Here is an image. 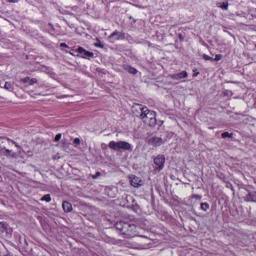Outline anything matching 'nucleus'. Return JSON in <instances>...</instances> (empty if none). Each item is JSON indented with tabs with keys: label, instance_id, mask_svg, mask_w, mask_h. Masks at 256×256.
I'll return each mask as SVG.
<instances>
[{
	"label": "nucleus",
	"instance_id": "nucleus-1",
	"mask_svg": "<svg viewBox=\"0 0 256 256\" xmlns=\"http://www.w3.org/2000/svg\"><path fill=\"white\" fill-rule=\"evenodd\" d=\"M134 109L140 111V119L149 127H155L157 125V114L155 111L149 110L147 107H143L137 104Z\"/></svg>",
	"mask_w": 256,
	"mask_h": 256
},
{
	"label": "nucleus",
	"instance_id": "nucleus-2",
	"mask_svg": "<svg viewBox=\"0 0 256 256\" xmlns=\"http://www.w3.org/2000/svg\"><path fill=\"white\" fill-rule=\"evenodd\" d=\"M108 147L112 151H133V145L127 141H110Z\"/></svg>",
	"mask_w": 256,
	"mask_h": 256
},
{
	"label": "nucleus",
	"instance_id": "nucleus-3",
	"mask_svg": "<svg viewBox=\"0 0 256 256\" xmlns=\"http://www.w3.org/2000/svg\"><path fill=\"white\" fill-rule=\"evenodd\" d=\"M135 233H137V226H135V224L128 223L124 225L122 235H125V237H135Z\"/></svg>",
	"mask_w": 256,
	"mask_h": 256
},
{
	"label": "nucleus",
	"instance_id": "nucleus-4",
	"mask_svg": "<svg viewBox=\"0 0 256 256\" xmlns=\"http://www.w3.org/2000/svg\"><path fill=\"white\" fill-rule=\"evenodd\" d=\"M154 165H156L155 171L159 173V171H163L165 167V156L158 155L154 158Z\"/></svg>",
	"mask_w": 256,
	"mask_h": 256
},
{
	"label": "nucleus",
	"instance_id": "nucleus-5",
	"mask_svg": "<svg viewBox=\"0 0 256 256\" xmlns=\"http://www.w3.org/2000/svg\"><path fill=\"white\" fill-rule=\"evenodd\" d=\"M78 53L83 59H91L94 56L93 52L87 51L83 47L78 48Z\"/></svg>",
	"mask_w": 256,
	"mask_h": 256
},
{
	"label": "nucleus",
	"instance_id": "nucleus-6",
	"mask_svg": "<svg viewBox=\"0 0 256 256\" xmlns=\"http://www.w3.org/2000/svg\"><path fill=\"white\" fill-rule=\"evenodd\" d=\"M187 77H189L187 71L170 75V79H174L175 81H181V79H187Z\"/></svg>",
	"mask_w": 256,
	"mask_h": 256
},
{
	"label": "nucleus",
	"instance_id": "nucleus-7",
	"mask_svg": "<svg viewBox=\"0 0 256 256\" xmlns=\"http://www.w3.org/2000/svg\"><path fill=\"white\" fill-rule=\"evenodd\" d=\"M130 183L132 187H136V188L142 187L143 185V181L139 177L134 175L130 176Z\"/></svg>",
	"mask_w": 256,
	"mask_h": 256
},
{
	"label": "nucleus",
	"instance_id": "nucleus-8",
	"mask_svg": "<svg viewBox=\"0 0 256 256\" xmlns=\"http://www.w3.org/2000/svg\"><path fill=\"white\" fill-rule=\"evenodd\" d=\"M163 143L164 142L161 137H153L149 140V145H153L154 147H161Z\"/></svg>",
	"mask_w": 256,
	"mask_h": 256
},
{
	"label": "nucleus",
	"instance_id": "nucleus-9",
	"mask_svg": "<svg viewBox=\"0 0 256 256\" xmlns=\"http://www.w3.org/2000/svg\"><path fill=\"white\" fill-rule=\"evenodd\" d=\"M110 41H119V39H123V33L119 31H114L110 36H109Z\"/></svg>",
	"mask_w": 256,
	"mask_h": 256
},
{
	"label": "nucleus",
	"instance_id": "nucleus-10",
	"mask_svg": "<svg viewBox=\"0 0 256 256\" xmlns=\"http://www.w3.org/2000/svg\"><path fill=\"white\" fill-rule=\"evenodd\" d=\"M62 207L65 213H71V211H73V205H71V203L68 201H64L62 203Z\"/></svg>",
	"mask_w": 256,
	"mask_h": 256
},
{
	"label": "nucleus",
	"instance_id": "nucleus-11",
	"mask_svg": "<svg viewBox=\"0 0 256 256\" xmlns=\"http://www.w3.org/2000/svg\"><path fill=\"white\" fill-rule=\"evenodd\" d=\"M128 223L125 222H118L116 223L115 227L118 231H121L122 233L125 231V225H127Z\"/></svg>",
	"mask_w": 256,
	"mask_h": 256
},
{
	"label": "nucleus",
	"instance_id": "nucleus-12",
	"mask_svg": "<svg viewBox=\"0 0 256 256\" xmlns=\"http://www.w3.org/2000/svg\"><path fill=\"white\" fill-rule=\"evenodd\" d=\"M246 201H256V192H250L246 196Z\"/></svg>",
	"mask_w": 256,
	"mask_h": 256
},
{
	"label": "nucleus",
	"instance_id": "nucleus-13",
	"mask_svg": "<svg viewBox=\"0 0 256 256\" xmlns=\"http://www.w3.org/2000/svg\"><path fill=\"white\" fill-rule=\"evenodd\" d=\"M217 7H219L220 9H223V11H227V9H229V3L227 2L217 3Z\"/></svg>",
	"mask_w": 256,
	"mask_h": 256
},
{
	"label": "nucleus",
	"instance_id": "nucleus-14",
	"mask_svg": "<svg viewBox=\"0 0 256 256\" xmlns=\"http://www.w3.org/2000/svg\"><path fill=\"white\" fill-rule=\"evenodd\" d=\"M125 71H128V73H131L132 75H137V69H135L131 66H126Z\"/></svg>",
	"mask_w": 256,
	"mask_h": 256
},
{
	"label": "nucleus",
	"instance_id": "nucleus-15",
	"mask_svg": "<svg viewBox=\"0 0 256 256\" xmlns=\"http://www.w3.org/2000/svg\"><path fill=\"white\" fill-rule=\"evenodd\" d=\"M4 89H6L7 91H13V83L5 82Z\"/></svg>",
	"mask_w": 256,
	"mask_h": 256
},
{
	"label": "nucleus",
	"instance_id": "nucleus-16",
	"mask_svg": "<svg viewBox=\"0 0 256 256\" xmlns=\"http://www.w3.org/2000/svg\"><path fill=\"white\" fill-rule=\"evenodd\" d=\"M41 201H46V203H50L51 201V195L46 194L41 198Z\"/></svg>",
	"mask_w": 256,
	"mask_h": 256
},
{
	"label": "nucleus",
	"instance_id": "nucleus-17",
	"mask_svg": "<svg viewBox=\"0 0 256 256\" xmlns=\"http://www.w3.org/2000/svg\"><path fill=\"white\" fill-rule=\"evenodd\" d=\"M231 137H233V134L229 133V132H224L222 133V138L223 139H231Z\"/></svg>",
	"mask_w": 256,
	"mask_h": 256
},
{
	"label": "nucleus",
	"instance_id": "nucleus-18",
	"mask_svg": "<svg viewBox=\"0 0 256 256\" xmlns=\"http://www.w3.org/2000/svg\"><path fill=\"white\" fill-rule=\"evenodd\" d=\"M202 211H208L209 210V203L204 202L201 204Z\"/></svg>",
	"mask_w": 256,
	"mask_h": 256
},
{
	"label": "nucleus",
	"instance_id": "nucleus-19",
	"mask_svg": "<svg viewBox=\"0 0 256 256\" xmlns=\"http://www.w3.org/2000/svg\"><path fill=\"white\" fill-rule=\"evenodd\" d=\"M4 231H7V225H5L3 222H0V233H4Z\"/></svg>",
	"mask_w": 256,
	"mask_h": 256
},
{
	"label": "nucleus",
	"instance_id": "nucleus-20",
	"mask_svg": "<svg viewBox=\"0 0 256 256\" xmlns=\"http://www.w3.org/2000/svg\"><path fill=\"white\" fill-rule=\"evenodd\" d=\"M221 59H223V55L217 54V55L215 56V58L213 59V61H221Z\"/></svg>",
	"mask_w": 256,
	"mask_h": 256
},
{
	"label": "nucleus",
	"instance_id": "nucleus-21",
	"mask_svg": "<svg viewBox=\"0 0 256 256\" xmlns=\"http://www.w3.org/2000/svg\"><path fill=\"white\" fill-rule=\"evenodd\" d=\"M203 59H205V61H213V58H211V56L204 54L203 55Z\"/></svg>",
	"mask_w": 256,
	"mask_h": 256
},
{
	"label": "nucleus",
	"instance_id": "nucleus-22",
	"mask_svg": "<svg viewBox=\"0 0 256 256\" xmlns=\"http://www.w3.org/2000/svg\"><path fill=\"white\" fill-rule=\"evenodd\" d=\"M193 199H198V201H201V199H203V196H201L199 194H194Z\"/></svg>",
	"mask_w": 256,
	"mask_h": 256
},
{
	"label": "nucleus",
	"instance_id": "nucleus-23",
	"mask_svg": "<svg viewBox=\"0 0 256 256\" xmlns=\"http://www.w3.org/2000/svg\"><path fill=\"white\" fill-rule=\"evenodd\" d=\"M35 83H37V79L35 78H30V81H29V85H35Z\"/></svg>",
	"mask_w": 256,
	"mask_h": 256
},
{
	"label": "nucleus",
	"instance_id": "nucleus-24",
	"mask_svg": "<svg viewBox=\"0 0 256 256\" xmlns=\"http://www.w3.org/2000/svg\"><path fill=\"white\" fill-rule=\"evenodd\" d=\"M74 145H81V139L75 138L74 139Z\"/></svg>",
	"mask_w": 256,
	"mask_h": 256
},
{
	"label": "nucleus",
	"instance_id": "nucleus-25",
	"mask_svg": "<svg viewBox=\"0 0 256 256\" xmlns=\"http://www.w3.org/2000/svg\"><path fill=\"white\" fill-rule=\"evenodd\" d=\"M61 137H62L61 133L57 134V135L55 136V141H56V142L61 141Z\"/></svg>",
	"mask_w": 256,
	"mask_h": 256
},
{
	"label": "nucleus",
	"instance_id": "nucleus-26",
	"mask_svg": "<svg viewBox=\"0 0 256 256\" xmlns=\"http://www.w3.org/2000/svg\"><path fill=\"white\" fill-rule=\"evenodd\" d=\"M21 81H22V83H29L30 78L26 77V78H23Z\"/></svg>",
	"mask_w": 256,
	"mask_h": 256
},
{
	"label": "nucleus",
	"instance_id": "nucleus-27",
	"mask_svg": "<svg viewBox=\"0 0 256 256\" xmlns=\"http://www.w3.org/2000/svg\"><path fill=\"white\" fill-rule=\"evenodd\" d=\"M99 175H101V172H97L96 175L93 176V179H97V177H99Z\"/></svg>",
	"mask_w": 256,
	"mask_h": 256
},
{
	"label": "nucleus",
	"instance_id": "nucleus-28",
	"mask_svg": "<svg viewBox=\"0 0 256 256\" xmlns=\"http://www.w3.org/2000/svg\"><path fill=\"white\" fill-rule=\"evenodd\" d=\"M19 0H8L9 3H17Z\"/></svg>",
	"mask_w": 256,
	"mask_h": 256
},
{
	"label": "nucleus",
	"instance_id": "nucleus-29",
	"mask_svg": "<svg viewBox=\"0 0 256 256\" xmlns=\"http://www.w3.org/2000/svg\"><path fill=\"white\" fill-rule=\"evenodd\" d=\"M60 46H61V47H67V44L61 43Z\"/></svg>",
	"mask_w": 256,
	"mask_h": 256
},
{
	"label": "nucleus",
	"instance_id": "nucleus-30",
	"mask_svg": "<svg viewBox=\"0 0 256 256\" xmlns=\"http://www.w3.org/2000/svg\"><path fill=\"white\" fill-rule=\"evenodd\" d=\"M197 75H199V72L193 74V77H197Z\"/></svg>",
	"mask_w": 256,
	"mask_h": 256
},
{
	"label": "nucleus",
	"instance_id": "nucleus-31",
	"mask_svg": "<svg viewBox=\"0 0 256 256\" xmlns=\"http://www.w3.org/2000/svg\"><path fill=\"white\" fill-rule=\"evenodd\" d=\"M6 152H7V153H11V151H10V150H7V149H6Z\"/></svg>",
	"mask_w": 256,
	"mask_h": 256
}]
</instances>
